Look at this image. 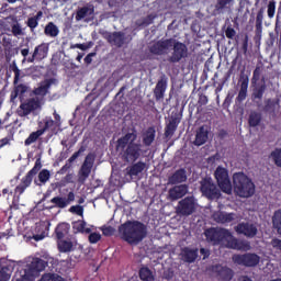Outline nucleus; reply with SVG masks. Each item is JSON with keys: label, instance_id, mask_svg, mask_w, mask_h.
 I'll use <instances>...</instances> for the list:
<instances>
[{"label": "nucleus", "instance_id": "obj_14", "mask_svg": "<svg viewBox=\"0 0 281 281\" xmlns=\"http://www.w3.org/2000/svg\"><path fill=\"white\" fill-rule=\"evenodd\" d=\"M93 164H95V156H93L92 154H88L78 173L79 183H85V181L89 179L91 170H93Z\"/></svg>", "mask_w": 281, "mask_h": 281}, {"label": "nucleus", "instance_id": "obj_7", "mask_svg": "<svg viewBox=\"0 0 281 281\" xmlns=\"http://www.w3.org/2000/svg\"><path fill=\"white\" fill-rule=\"evenodd\" d=\"M43 168V164L41 162V158H37L35 160L34 167L21 179V182L15 187L14 189V195L13 198L19 201L21 199V194L32 186V181L34 180V177L41 172V169Z\"/></svg>", "mask_w": 281, "mask_h": 281}, {"label": "nucleus", "instance_id": "obj_40", "mask_svg": "<svg viewBox=\"0 0 281 281\" xmlns=\"http://www.w3.org/2000/svg\"><path fill=\"white\" fill-rule=\"evenodd\" d=\"M218 276H220L221 280L229 281V280H232V278H234V270H232L231 268H227V267H222L218 270Z\"/></svg>", "mask_w": 281, "mask_h": 281}, {"label": "nucleus", "instance_id": "obj_24", "mask_svg": "<svg viewBox=\"0 0 281 281\" xmlns=\"http://www.w3.org/2000/svg\"><path fill=\"white\" fill-rule=\"evenodd\" d=\"M181 258L183 262H188L189 265H192V262H196V259L199 258V248H182Z\"/></svg>", "mask_w": 281, "mask_h": 281}, {"label": "nucleus", "instance_id": "obj_62", "mask_svg": "<svg viewBox=\"0 0 281 281\" xmlns=\"http://www.w3.org/2000/svg\"><path fill=\"white\" fill-rule=\"evenodd\" d=\"M271 245L273 249H277L278 251L281 252V239H278V238L272 239Z\"/></svg>", "mask_w": 281, "mask_h": 281}, {"label": "nucleus", "instance_id": "obj_19", "mask_svg": "<svg viewBox=\"0 0 281 281\" xmlns=\"http://www.w3.org/2000/svg\"><path fill=\"white\" fill-rule=\"evenodd\" d=\"M52 85H56V78L45 79L41 82L40 87L35 88L32 93L33 95H41V98H45L47 93H49V89H52Z\"/></svg>", "mask_w": 281, "mask_h": 281}, {"label": "nucleus", "instance_id": "obj_60", "mask_svg": "<svg viewBox=\"0 0 281 281\" xmlns=\"http://www.w3.org/2000/svg\"><path fill=\"white\" fill-rule=\"evenodd\" d=\"M225 36H226V38L234 40V36H236V30H234V27H232V26H227V29L225 31Z\"/></svg>", "mask_w": 281, "mask_h": 281}, {"label": "nucleus", "instance_id": "obj_61", "mask_svg": "<svg viewBox=\"0 0 281 281\" xmlns=\"http://www.w3.org/2000/svg\"><path fill=\"white\" fill-rule=\"evenodd\" d=\"M154 21H155V15L149 14V15H147V16L143 20L142 25H146V26L153 25Z\"/></svg>", "mask_w": 281, "mask_h": 281}, {"label": "nucleus", "instance_id": "obj_50", "mask_svg": "<svg viewBox=\"0 0 281 281\" xmlns=\"http://www.w3.org/2000/svg\"><path fill=\"white\" fill-rule=\"evenodd\" d=\"M27 91V86L20 83L19 86L15 87L13 91V98H18V95H23V93H26Z\"/></svg>", "mask_w": 281, "mask_h": 281}, {"label": "nucleus", "instance_id": "obj_22", "mask_svg": "<svg viewBox=\"0 0 281 281\" xmlns=\"http://www.w3.org/2000/svg\"><path fill=\"white\" fill-rule=\"evenodd\" d=\"M14 267H16V263L12 260L0 265V281H9L14 272Z\"/></svg>", "mask_w": 281, "mask_h": 281}, {"label": "nucleus", "instance_id": "obj_64", "mask_svg": "<svg viewBox=\"0 0 281 281\" xmlns=\"http://www.w3.org/2000/svg\"><path fill=\"white\" fill-rule=\"evenodd\" d=\"M200 254L203 256V260H207V258H210V250L206 248H201Z\"/></svg>", "mask_w": 281, "mask_h": 281}, {"label": "nucleus", "instance_id": "obj_43", "mask_svg": "<svg viewBox=\"0 0 281 281\" xmlns=\"http://www.w3.org/2000/svg\"><path fill=\"white\" fill-rule=\"evenodd\" d=\"M139 278L143 281H155V277H153V271L148 268H140Z\"/></svg>", "mask_w": 281, "mask_h": 281}, {"label": "nucleus", "instance_id": "obj_33", "mask_svg": "<svg viewBox=\"0 0 281 281\" xmlns=\"http://www.w3.org/2000/svg\"><path fill=\"white\" fill-rule=\"evenodd\" d=\"M262 21H265V8L259 9L257 12L255 23L256 36H262Z\"/></svg>", "mask_w": 281, "mask_h": 281}, {"label": "nucleus", "instance_id": "obj_31", "mask_svg": "<svg viewBox=\"0 0 281 281\" xmlns=\"http://www.w3.org/2000/svg\"><path fill=\"white\" fill-rule=\"evenodd\" d=\"M157 131L155 130V126H149L143 133V144L144 146H153V142H155Z\"/></svg>", "mask_w": 281, "mask_h": 281}, {"label": "nucleus", "instance_id": "obj_3", "mask_svg": "<svg viewBox=\"0 0 281 281\" xmlns=\"http://www.w3.org/2000/svg\"><path fill=\"white\" fill-rule=\"evenodd\" d=\"M137 134L136 131L126 133L124 136L116 140L115 148L120 153L122 161L125 164H135L138 159L144 157V149H142V144L136 143Z\"/></svg>", "mask_w": 281, "mask_h": 281}, {"label": "nucleus", "instance_id": "obj_57", "mask_svg": "<svg viewBox=\"0 0 281 281\" xmlns=\"http://www.w3.org/2000/svg\"><path fill=\"white\" fill-rule=\"evenodd\" d=\"M103 236H113L115 228L113 226H103L101 228Z\"/></svg>", "mask_w": 281, "mask_h": 281}, {"label": "nucleus", "instance_id": "obj_30", "mask_svg": "<svg viewBox=\"0 0 281 281\" xmlns=\"http://www.w3.org/2000/svg\"><path fill=\"white\" fill-rule=\"evenodd\" d=\"M247 89H249V78L241 77L240 89L238 91V95L236 97V102H245V100H247Z\"/></svg>", "mask_w": 281, "mask_h": 281}, {"label": "nucleus", "instance_id": "obj_37", "mask_svg": "<svg viewBox=\"0 0 281 281\" xmlns=\"http://www.w3.org/2000/svg\"><path fill=\"white\" fill-rule=\"evenodd\" d=\"M260 122H262V114L257 111L250 112L248 116V124L251 128H256V126H260Z\"/></svg>", "mask_w": 281, "mask_h": 281}, {"label": "nucleus", "instance_id": "obj_9", "mask_svg": "<svg viewBox=\"0 0 281 281\" xmlns=\"http://www.w3.org/2000/svg\"><path fill=\"white\" fill-rule=\"evenodd\" d=\"M217 186L224 194L232 193V180L229 179V171L225 167L218 166L214 172Z\"/></svg>", "mask_w": 281, "mask_h": 281}, {"label": "nucleus", "instance_id": "obj_2", "mask_svg": "<svg viewBox=\"0 0 281 281\" xmlns=\"http://www.w3.org/2000/svg\"><path fill=\"white\" fill-rule=\"evenodd\" d=\"M204 236L214 246L226 243L225 247L227 249H235L236 251H249L251 249L249 241L234 237L227 228L210 227L204 231Z\"/></svg>", "mask_w": 281, "mask_h": 281}, {"label": "nucleus", "instance_id": "obj_23", "mask_svg": "<svg viewBox=\"0 0 281 281\" xmlns=\"http://www.w3.org/2000/svg\"><path fill=\"white\" fill-rule=\"evenodd\" d=\"M188 194V184H179L169 189L168 196L170 201H179V199H183Z\"/></svg>", "mask_w": 281, "mask_h": 281}, {"label": "nucleus", "instance_id": "obj_47", "mask_svg": "<svg viewBox=\"0 0 281 281\" xmlns=\"http://www.w3.org/2000/svg\"><path fill=\"white\" fill-rule=\"evenodd\" d=\"M270 156L278 168H281V148H276L273 151H271Z\"/></svg>", "mask_w": 281, "mask_h": 281}, {"label": "nucleus", "instance_id": "obj_25", "mask_svg": "<svg viewBox=\"0 0 281 281\" xmlns=\"http://www.w3.org/2000/svg\"><path fill=\"white\" fill-rule=\"evenodd\" d=\"M266 91H267V79L265 77H261V85H257V87L252 89V93H251L252 102H256V100H258V102H262V98H265Z\"/></svg>", "mask_w": 281, "mask_h": 281}, {"label": "nucleus", "instance_id": "obj_45", "mask_svg": "<svg viewBox=\"0 0 281 281\" xmlns=\"http://www.w3.org/2000/svg\"><path fill=\"white\" fill-rule=\"evenodd\" d=\"M56 126H58L56 121H54L52 117H46L44 119V127L41 131H43V133H45V131H54Z\"/></svg>", "mask_w": 281, "mask_h": 281}, {"label": "nucleus", "instance_id": "obj_49", "mask_svg": "<svg viewBox=\"0 0 281 281\" xmlns=\"http://www.w3.org/2000/svg\"><path fill=\"white\" fill-rule=\"evenodd\" d=\"M276 0H270L267 5V14L269 19H273L276 16Z\"/></svg>", "mask_w": 281, "mask_h": 281}, {"label": "nucleus", "instance_id": "obj_26", "mask_svg": "<svg viewBox=\"0 0 281 281\" xmlns=\"http://www.w3.org/2000/svg\"><path fill=\"white\" fill-rule=\"evenodd\" d=\"M72 201H76V194H74V192L70 191L67 198L55 196L50 200V203H54L55 207L65 210V207H67L69 203H72Z\"/></svg>", "mask_w": 281, "mask_h": 281}, {"label": "nucleus", "instance_id": "obj_18", "mask_svg": "<svg viewBox=\"0 0 281 281\" xmlns=\"http://www.w3.org/2000/svg\"><path fill=\"white\" fill-rule=\"evenodd\" d=\"M263 112L268 113L272 117V120H276L278 117V114L280 113V99H266L265 105H263Z\"/></svg>", "mask_w": 281, "mask_h": 281}, {"label": "nucleus", "instance_id": "obj_11", "mask_svg": "<svg viewBox=\"0 0 281 281\" xmlns=\"http://www.w3.org/2000/svg\"><path fill=\"white\" fill-rule=\"evenodd\" d=\"M196 212V202L194 196H187L178 202L176 213L178 216H192Z\"/></svg>", "mask_w": 281, "mask_h": 281}, {"label": "nucleus", "instance_id": "obj_58", "mask_svg": "<svg viewBox=\"0 0 281 281\" xmlns=\"http://www.w3.org/2000/svg\"><path fill=\"white\" fill-rule=\"evenodd\" d=\"M11 32L13 36H21V34H23V30L21 29L20 24H13L11 27Z\"/></svg>", "mask_w": 281, "mask_h": 281}, {"label": "nucleus", "instance_id": "obj_28", "mask_svg": "<svg viewBox=\"0 0 281 281\" xmlns=\"http://www.w3.org/2000/svg\"><path fill=\"white\" fill-rule=\"evenodd\" d=\"M213 218L215 223H220L221 225H227V223H232L235 221L236 214L218 211L213 214Z\"/></svg>", "mask_w": 281, "mask_h": 281}, {"label": "nucleus", "instance_id": "obj_36", "mask_svg": "<svg viewBox=\"0 0 281 281\" xmlns=\"http://www.w3.org/2000/svg\"><path fill=\"white\" fill-rule=\"evenodd\" d=\"M43 19V11H38L36 15L30 16L26 21V25L31 32H34L38 27V21Z\"/></svg>", "mask_w": 281, "mask_h": 281}, {"label": "nucleus", "instance_id": "obj_53", "mask_svg": "<svg viewBox=\"0 0 281 281\" xmlns=\"http://www.w3.org/2000/svg\"><path fill=\"white\" fill-rule=\"evenodd\" d=\"M69 212H71L72 214H77V216H83L85 207L82 205H72L69 209Z\"/></svg>", "mask_w": 281, "mask_h": 281}, {"label": "nucleus", "instance_id": "obj_5", "mask_svg": "<svg viewBox=\"0 0 281 281\" xmlns=\"http://www.w3.org/2000/svg\"><path fill=\"white\" fill-rule=\"evenodd\" d=\"M234 193L239 199H251L256 194V184L244 172L233 175Z\"/></svg>", "mask_w": 281, "mask_h": 281}, {"label": "nucleus", "instance_id": "obj_29", "mask_svg": "<svg viewBox=\"0 0 281 281\" xmlns=\"http://www.w3.org/2000/svg\"><path fill=\"white\" fill-rule=\"evenodd\" d=\"M132 164V166H128L126 168V175L128 177H137L138 175H140V172H144V170H146V162L144 161H137Z\"/></svg>", "mask_w": 281, "mask_h": 281}, {"label": "nucleus", "instance_id": "obj_34", "mask_svg": "<svg viewBox=\"0 0 281 281\" xmlns=\"http://www.w3.org/2000/svg\"><path fill=\"white\" fill-rule=\"evenodd\" d=\"M75 234H91V228H87V222L78 220L72 223Z\"/></svg>", "mask_w": 281, "mask_h": 281}, {"label": "nucleus", "instance_id": "obj_20", "mask_svg": "<svg viewBox=\"0 0 281 281\" xmlns=\"http://www.w3.org/2000/svg\"><path fill=\"white\" fill-rule=\"evenodd\" d=\"M179 124H181V116L179 114L171 115L169 122L165 127V137H172L175 133H177V128H179Z\"/></svg>", "mask_w": 281, "mask_h": 281}, {"label": "nucleus", "instance_id": "obj_52", "mask_svg": "<svg viewBox=\"0 0 281 281\" xmlns=\"http://www.w3.org/2000/svg\"><path fill=\"white\" fill-rule=\"evenodd\" d=\"M13 139H14V132H10L8 136L0 139V148H3V146H8V144H10V142H12Z\"/></svg>", "mask_w": 281, "mask_h": 281}, {"label": "nucleus", "instance_id": "obj_41", "mask_svg": "<svg viewBox=\"0 0 281 281\" xmlns=\"http://www.w3.org/2000/svg\"><path fill=\"white\" fill-rule=\"evenodd\" d=\"M74 249V243L59 239L58 241V250L61 254H68V251H71Z\"/></svg>", "mask_w": 281, "mask_h": 281}, {"label": "nucleus", "instance_id": "obj_6", "mask_svg": "<svg viewBox=\"0 0 281 281\" xmlns=\"http://www.w3.org/2000/svg\"><path fill=\"white\" fill-rule=\"evenodd\" d=\"M46 267L47 261L41 258H33L31 263L16 270L12 281H34V278H36L41 271H45Z\"/></svg>", "mask_w": 281, "mask_h": 281}, {"label": "nucleus", "instance_id": "obj_1", "mask_svg": "<svg viewBox=\"0 0 281 281\" xmlns=\"http://www.w3.org/2000/svg\"><path fill=\"white\" fill-rule=\"evenodd\" d=\"M172 49L171 55L168 56L167 60L171 65H177L181 60H186L189 56L188 45L183 42H179L175 38L159 40L149 46V53L154 56H166Z\"/></svg>", "mask_w": 281, "mask_h": 281}, {"label": "nucleus", "instance_id": "obj_32", "mask_svg": "<svg viewBox=\"0 0 281 281\" xmlns=\"http://www.w3.org/2000/svg\"><path fill=\"white\" fill-rule=\"evenodd\" d=\"M232 5H234V0H217L214 12H216V14H223L225 10H229Z\"/></svg>", "mask_w": 281, "mask_h": 281}, {"label": "nucleus", "instance_id": "obj_54", "mask_svg": "<svg viewBox=\"0 0 281 281\" xmlns=\"http://www.w3.org/2000/svg\"><path fill=\"white\" fill-rule=\"evenodd\" d=\"M100 240H102V235H100V233H91L89 235V243H91V245H95L97 243H100Z\"/></svg>", "mask_w": 281, "mask_h": 281}, {"label": "nucleus", "instance_id": "obj_35", "mask_svg": "<svg viewBox=\"0 0 281 281\" xmlns=\"http://www.w3.org/2000/svg\"><path fill=\"white\" fill-rule=\"evenodd\" d=\"M70 228H71V226L68 223L58 224L57 227L55 228V234H56L57 240H63V238H65V236H67V234H69Z\"/></svg>", "mask_w": 281, "mask_h": 281}, {"label": "nucleus", "instance_id": "obj_51", "mask_svg": "<svg viewBox=\"0 0 281 281\" xmlns=\"http://www.w3.org/2000/svg\"><path fill=\"white\" fill-rule=\"evenodd\" d=\"M11 70L14 72V80L13 83L18 85L19 80L21 78V69H19V66H16V63H13V65L10 67Z\"/></svg>", "mask_w": 281, "mask_h": 281}, {"label": "nucleus", "instance_id": "obj_16", "mask_svg": "<svg viewBox=\"0 0 281 281\" xmlns=\"http://www.w3.org/2000/svg\"><path fill=\"white\" fill-rule=\"evenodd\" d=\"M48 54L49 44L42 43L34 48L32 56L27 57L26 60L27 63H34L35 60L41 63V60H45V58H47Z\"/></svg>", "mask_w": 281, "mask_h": 281}, {"label": "nucleus", "instance_id": "obj_13", "mask_svg": "<svg viewBox=\"0 0 281 281\" xmlns=\"http://www.w3.org/2000/svg\"><path fill=\"white\" fill-rule=\"evenodd\" d=\"M37 109H41V98H30L20 104L18 115L20 117H26V115H30V113H33V111H37Z\"/></svg>", "mask_w": 281, "mask_h": 281}, {"label": "nucleus", "instance_id": "obj_44", "mask_svg": "<svg viewBox=\"0 0 281 281\" xmlns=\"http://www.w3.org/2000/svg\"><path fill=\"white\" fill-rule=\"evenodd\" d=\"M52 178V173L49 172L48 169H42L38 173V181L42 183V186H45Z\"/></svg>", "mask_w": 281, "mask_h": 281}, {"label": "nucleus", "instance_id": "obj_56", "mask_svg": "<svg viewBox=\"0 0 281 281\" xmlns=\"http://www.w3.org/2000/svg\"><path fill=\"white\" fill-rule=\"evenodd\" d=\"M280 16H281V0L279 2V7L277 10V18H276V24H274V32L277 33L280 30Z\"/></svg>", "mask_w": 281, "mask_h": 281}, {"label": "nucleus", "instance_id": "obj_39", "mask_svg": "<svg viewBox=\"0 0 281 281\" xmlns=\"http://www.w3.org/2000/svg\"><path fill=\"white\" fill-rule=\"evenodd\" d=\"M94 12L93 8L82 7L77 10L76 21H82V19H87V16H91Z\"/></svg>", "mask_w": 281, "mask_h": 281}, {"label": "nucleus", "instance_id": "obj_63", "mask_svg": "<svg viewBox=\"0 0 281 281\" xmlns=\"http://www.w3.org/2000/svg\"><path fill=\"white\" fill-rule=\"evenodd\" d=\"M93 56H95V53H90L85 57L86 65H91L93 63Z\"/></svg>", "mask_w": 281, "mask_h": 281}, {"label": "nucleus", "instance_id": "obj_10", "mask_svg": "<svg viewBox=\"0 0 281 281\" xmlns=\"http://www.w3.org/2000/svg\"><path fill=\"white\" fill-rule=\"evenodd\" d=\"M103 38L112 45V47H117L119 49L124 47V45H128L132 38L128 40L126 37V33L122 31H114V32H105L103 33Z\"/></svg>", "mask_w": 281, "mask_h": 281}, {"label": "nucleus", "instance_id": "obj_59", "mask_svg": "<svg viewBox=\"0 0 281 281\" xmlns=\"http://www.w3.org/2000/svg\"><path fill=\"white\" fill-rule=\"evenodd\" d=\"M249 49V35H245L243 44H241V52L247 55Z\"/></svg>", "mask_w": 281, "mask_h": 281}, {"label": "nucleus", "instance_id": "obj_15", "mask_svg": "<svg viewBox=\"0 0 281 281\" xmlns=\"http://www.w3.org/2000/svg\"><path fill=\"white\" fill-rule=\"evenodd\" d=\"M235 232L246 236V238H256L258 236V226L249 222H241L235 226Z\"/></svg>", "mask_w": 281, "mask_h": 281}, {"label": "nucleus", "instance_id": "obj_38", "mask_svg": "<svg viewBox=\"0 0 281 281\" xmlns=\"http://www.w3.org/2000/svg\"><path fill=\"white\" fill-rule=\"evenodd\" d=\"M44 34L50 36V38H56L60 34V30L54 22H48L44 29Z\"/></svg>", "mask_w": 281, "mask_h": 281}, {"label": "nucleus", "instance_id": "obj_17", "mask_svg": "<svg viewBox=\"0 0 281 281\" xmlns=\"http://www.w3.org/2000/svg\"><path fill=\"white\" fill-rule=\"evenodd\" d=\"M168 89V77L161 75L154 88V98L156 102H161L166 95V90Z\"/></svg>", "mask_w": 281, "mask_h": 281}, {"label": "nucleus", "instance_id": "obj_8", "mask_svg": "<svg viewBox=\"0 0 281 281\" xmlns=\"http://www.w3.org/2000/svg\"><path fill=\"white\" fill-rule=\"evenodd\" d=\"M221 191V188L210 177H205L200 181V192L209 201H218L223 196Z\"/></svg>", "mask_w": 281, "mask_h": 281}, {"label": "nucleus", "instance_id": "obj_42", "mask_svg": "<svg viewBox=\"0 0 281 281\" xmlns=\"http://www.w3.org/2000/svg\"><path fill=\"white\" fill-rule=\"evenodd\" d=\"M44 134L45 132H43L42 130L31 133L29 137L24 140L25 146H32V144H34V142H36L38 137Z\"/></svg>", "mask_w": 281, "mask_h": 281}, {"label": "nucleus", "instance_id": "obj_48", "mask_svg": "<svg viewBox=\"0 0 281 281\" xmlns=\"http://www.w3.org/2000/svg\"><path fill=\"white\" fill-rule=\"evenodd\" d=\"M272 223H273L274 227L278 229V233L281 234V209L279 211L274 212Z\"/></svg>", "mask_w": 281, "mask_h": 281}, {"label": "nucleus", "instance_id": "obj_46", "mask_svg": "<svg viewBox=\"0 0 281 281\" xmlns=\"http://www.w3.org/2000/svg\"><path fill=\"white\" fill-rule=\"evenodd\" d=\"M262 66H256L255 70L252 71V78H251V83L252 85H258V81H260V77L262 76Z\"/></svg>", "mask_w": 281, "mask_h": 281}, {"label": "nucleus", "instance_id": "obj_55", "mask_svg": "<svg viewBox=\"0 0 281 281\" xmlns=\"http://www.w3.org/2000/svg\"><path fill=\"white\" fill-rule=\"evenodd\" d=\"M85 150H86L85 146H81L79 148V150L75 151L72 154V156L68 159V164H74V161H76V159H78L80 157V155H82V153H85Z\"/></svg>", "mask_w": 281, "mask_h": 281}, {"label": "nucleus", "instance_id": "obj_12", "mask_svg": "<svg viewBox=\"0 0 281 281\" xmlns=\"http://www.w3.org/2000/svg\"><path fill=\"white\" fill-rule=\"evenodd\" d=\"M233 262L240 267H258L260 265V256L255 252H246L244 255L233 256Z\"/></svg>", "mask_w": 281, "mask_h": 281}, {"label": "nucleus", "instance_id": "obj_4", "mask_svg": "<svg viewBox=\"0 0 281 281\" xmlns=\"http://www.w3.org/2000/svg\"><path fill=\"white\" fill-rule=\"evenodd\" d=\"M119 233L130 245H137L148 236V227L139 221H127L119 227Z\"/></svg>", "mask_w": 281, "mask_h": 281}, {"label": "nucleus", "instance_id": "obj_21", "mask_svg": "<svg viewBox=\"0 0 281 281\" xmlns=\"http://www.w3.org/2000/svg\"><path fill=\"white\" fill-rule=\"evenodd\" d=\"M210 139V127L207 125H202L196 130L195 139L193 142L194 146H203Z\"/></svg>", "mask_w": 281, "mask_h": 281}, {"label": "nucleus", "instance_id": "obj_27", "mask_svg": "<svg viewBox=\"0 0 281 281\" xmlns=\"http://www.w3.org/2000/svg\"><path fill=\"white\" fill-rule=\"evenodd\" d=\"M186 181H188V172L183 168L176 170L169 177V183L171 186H177L179 183H186Z\"/></svg>", "mask_w": 281, "mask_h": 281}]
</instances>
